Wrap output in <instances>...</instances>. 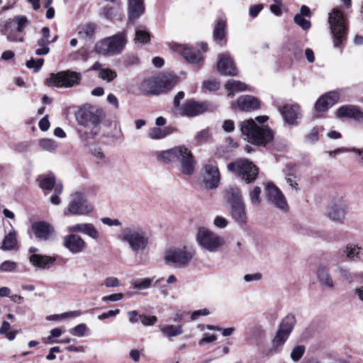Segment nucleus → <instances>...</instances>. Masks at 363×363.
<instances>
[{
  "label": "nucleus",
  "mask_w": 363,
  "mask_h": 363,
  "mask_svg": "<svg viewBox=\"0 0 363 363\" xmlns=\"http://www.w3.org/2000/svg\"><path fill=\"white\" fill-rule=\"evenodd\" d=\"M95 25L88 23L84 26L79 31V35H82L85 38H91L95 32Z\"/></svg>",
  "instance_id": "obj_47"
},
{
  "label": "nucleus",
  "mask_w": 363,
  "mask_h": 363,
  "mask_svg": "<svg viewBox=\"0 0 363 363\" xmlns=\"http://www.w3.org/2000/svg\"><path fill=\"white\" fill-rule=\"evenodd\" d=\"M287 184L296 191L298 190V184L297 182L296 177L294 174H287L286 177Z\"/></svg>",
  "instance_id": "obj_61"
},
{
  "label": "nucleus",
  "mask_w": 363,
  "mask_h": 363,
  "mask_svg": "<svg viewBox=\"0 0 363 363\" xmlns=\"http://www.w3.org/2000/svg\"><path fill=\"white\" fill-rule=\"evenodd\" d=\"M295 321L294 316L291 315H286L282 320L279 330L272 340V348L269 350L271 354L277 353L286 341L294 328Z\"/></svg>",
  "instance_id": "obj_12"
},
{
  "label": "nucleus",
  "mask_w": 363,
  "mask_h": 363,
  "mask_svg": "<svg viewBox=\"0 0 363 363\" xmlns=\"http://www.w3.org/2000/svg\"><path fill=\"white\" fill-rule=\"evenodd\" d=\"M225 88L230 91V92L228 94V96H233L234 91H245L247 89V86L240 82L235 79H230L228 80L225 85Z\"/></svg>",
  "instance_id": "obj_35"
},
{
  "label": "nucleus",
  "mask_w": 363,
  "mask_h": 363,
  "mask_svg": "<svg viewBox=\"0 0 363 363\" xmlns=\"http://www.w3.org/2000/svg\"><path fill=\"white\" fill-rule=\"evenodd\" d=\"M229 211L232 220L237 225L244 226L247 223L248 216L245 202L230 206Z\"/></svg>",
  "instance_id": "obj_21"
},
{
  "label": "nucleus",
  "mask_w": 363,
  "mask_h": 363,
  "mask_svg": "<svg viewBox=\"0 0 363 363\" xmlns=\"http://www.w3.org/2000/svg\"><path fill=\"white\" fill-rule=\"evenodd\" d=\"M217 68L222 74L230 76L238 74L234 61L228 53L220 54L218 56Z\"/></svg>",
  "instance_id": "obj_18"
},
{
  "label": "nucleus",
  "mask_w": 363,
  "mask_h": 363,
  "mask_svg": "<svg viewBox=\"0 0 363 363\" xmlns=\"http://www.w3.org/2000/svg\"><path fill=\"white\" fill-rule=\"evenodd\" d=\"M88 330L89 328L85 324L82 323L72 328L70 330V333L74 336L83 337L85 335V333Z\"/></svg>",
  "instance_id": "obj_52"
},
{
  "label": "nucleus",
  "mask_w": 363,
  "mask_h": 363,
  "mask_svg": "<svg viewBox=\"0 0 363 363\" xmlns=\"http://www.w3.org/2000/svg\"><path fill=\"white\" fill-rule=\"evenodd\" d=\"M348 211L346 202L340 200L333 201L326 208L325 216L331 221L343 224Z\"/></svg>",
  "instance_id": "obj_15"
},
{
  "label": "nucleus",
  "mask_w": 363,
  "mask_h": 363,
  "mask_svg": "<svg viewBox=\"0 0 363 363\" xmlns=\"http://www.w3.org/2000/svg\"><path fill=\"white\" fill-rule=\"evenodd\" d=\"M174 128L171 127H154L149 130L148 136L152 140H160L171 134Z\"/></svg>",
  "instance_id": "obj_34"
},
{
  "label": "nucleus",
  "mask_w": 363,
  "mask_h": 363,
  "mask_svg": "<svg viewBox=\"0 0 363 363\" xmlns=\"http://www.w3.org/2000/svg\"><path fill=\"white\" fill-rule=\"evenodd\" d=\"M157 160L165 163L179 162L181 172L191 175L194 171L195 161L191 152L185 146H177L157 154Z\"/></svg>",
  "instance_id": "obj_4"
},
{
  "label": "nucleus",
  "mask_w": 363,
  "mask_h": 363,
  "mask_svg": "<svg viewBox=\"0 0 363 363\" xmlns=\"http://www.w3.org/2000/svg\"><path fill=\"white\" fill-rule=\"evenodd\" d=\"M214 108L215 106L208 101L199 102L190 99L181 106L177 114L182 116L196 117L206 111H212Z\"/></svg>",
  "instance_id": "obj_14"
},
{
  "label": "nucleus",
  "mask_w": 363,
  "mask_h": 363,
  "mask_svg": "<svg viewBox=\"0 0 363 363\" xmlns=\"http://www.w3.org/2000/svg\"><path fill=\"white\" fill-rule=\"evenodd\" d=\"M184 98V92L179 91L174 98V111L177 114L180 111V101Z\"/></svg>",
  "instance_id": "obj_58"
},
{
  "label": "nucleus",
  "mask_w": 363,
  "mask_h": 363,
  "mask_svg": "<svg viewBox=\"0 0 363 363\" xmlns=\"http://www.w3.org/2000/svg\"><path fill=\"white\" fill-rule=\"evenodd\" d=\"M93 206L87 201L83 193L76 191L71 195V201L64 211V215L86 216L91 213Z\"/></svg>",
  "instance_id": "obj_11"
},
{
  "label": "nucleus",
  "mask_w": 363,
  "mask_h": 363,
  "mask_svg": "<svg viewBox=\"0 0 363 363\" xmlns=\"http://www.w3.org/2000/svg\"><path fill=\"white\" fill-rule=\"evenodd\" d=\"M82 78V75L80 72L68 69L56 74H50L46 82L48 86H54L57 88H72L79 85Z\"/></svg>",
  "instance_id": "obj_8"
},
{
  "label": "nucleus",
  "mask_w": 363,
  "mask_h": 363,
  "mask_svg": "<svg viewBox=\"0 0 363 363\" xmlns=\"http://www.w3.org/2000/svg\"><path fill=\"white\" fill-rule=\"evenodd\" d=\"M134 40L137 43H146L150 40V34L147 31L137 30Z\"/></svg>",
  "instance_id": "obj_50"
},
{
  "label": "nucleus",
  "mask_w": 363,
  "mask_h": 363,
  "mask_svg": "<svg viewBox=\"0 0 363 363\" xmlns=\"http://www.w3.org/2000/svg\"><path fill=\"white\" fill-rule=\"evenodd\" d=\"M118 238L124 246L134 253L146 250L150 243L147 232L142 228L135 225L123 228L118 235Z\"/></svg>",
  "instance_id": "obj_3"
},
{
  "label": "nucleus",
  "mask_w": 363,
  "mask_h": 363,
  "mask_svg": "<svg viewBox=\"0 0 363 363\" xmlns=\"http://www.w3.org/2000/svg\"><path fill=\"white\" fill-rule=\"evenodd\" d=\"M11 328V325L7 321H3L1 327L0 328V334L6 335V338L9 340H13L15 339L16 335V331H9Z\"/></svg>",
  "instance_id": "obj_46"
},
{
  "label": "nucleus",
  "mask_w": 363,
  "mask_h": 363,
  "mask_svg": "<svg viewBox=\"0 0 363 363\" xmlns=\"http://www.w3.org/2000/svg\"><path fill=\"white\" fill-rule=\"evenodd\" d=\"M126 42L125 33H118L97 42L95 45V50L97 53L105 56L119 55L123 50Z\"/></svg>",
  "instance_id": "obj_5"
},
{
  "label": "nucleus",
  "mask_w": 363,
  "mask_h": 363,
  "mask_svg": "<svg viewBox=\"0 0 363 363\" xmlns=\"http://www.w3.org/2000/svg\"><path fill=\"white\" fill-rule=\"evenodd\" d=\"M265 191L267 201L270 203L281 211H286L288 210L289 206L286 198L277 186L272 183H267Z\"/></svg>",
  "instance_id": "obj_16"
},
{
  "label": "nucleus",
  "mask_w": 363,
  "mask_h": 363,
  "mask_svg": "<svg viewBox=\"0 0 363 363\" xmlns=\"http://www.w3.org/2000/svg\"><path fill=\"white\" fill-rule=\"evenodd\" d=\"M2 33L6 35V38L11 42H23L24 38H18V35L20 33L17 31L16 26H14L11 19H9L5 22L4 30Z\"/></svg>",
  "instance_id": "obj_31"
},
{
  "label": "nucleus",
  "mask_w": 363,
  "mask_h": 363,
  "mask_svg": "<svg viewBox=\"0 0 363 363\" xmlns=\"http://www.w3.org/2000/svg\"><path fill=\"white\" fill-rule=\"evenodd\" d=\"M99 77L103 80L110 82L117 77V73L111 69L106 68L101 69V72L99 73Z\"/></svg>",
  "instance_id": "obj_49"
},
{
  "label": "nucleus",
  "mask_w": 363,
  "mask_h": 363,
  "mask_svg": "<svg viewBox=\"0 0 363 363\" xmlns=\"http://www.w3.org/2000/svg\"><path fill=\"white\" fill-rule=\"evenodd\" d=\"M105 117L104 112L92 106L83 107L77 113V119L83 128L79 130L84 140L93 138L101 130V122Z\"/></svg>",
  "instance_id": "obj_2"
},
{
  "label": "nucleus",
  "mask_w": 363,
  "mask_h": 363,
  "mask_svg": "<svg viewBox=\"0 0 363 363\" xmlns=\"http://www.w3.org/2000/svg\"><path fill=\"white\" fill-rule=\"evenodd\" d=\"M50 41L48 39L40 38L37 41V45L40 47L35 50L37 55H45L50 52L49 45Z\"/></svg>",
  "instance_id": "obj_41"
},
{
  "label": "nucleus",
  "mask_w": 363,
  "mask_h": 363,
  "mask_svg": "<svg viewBox=\"0 0 363 363\" xmlns=\"http://www.w3.org/2000/svg\"><path fill=\"white\" fill-rule=\"evenodd\" d=\"M43 62H44V60L41 59V58L38 59L36 60L34 59H30V60L27 61L26 67L28 69H33L34 71L35 72H37L42 67Z\"/></svg>",
  "instance_id": "obj_54"
},
{
  "label": "nucleus",
  "mask_w": 363,
  "mask_h": 363,
  "mask_svg": "<svg viewBox=\"0 0 363 363\" xmlns=\"http://www.w3.org/2000/svg\"><path fill=\"white\" fill-rule=\"evenodd\" d=\"M294 22L305 30L309 29L311 27V22L305 19L300 14H296L294 16Z\"/></svg>",
  "instance_id": "obj_55"
},
{
  "label": "nucleus",
  "mask_w": 363,
  "mask_h": 363,
  "mask_svg": "<svg viewBox=\"0 0 363 363\" xmlns=\"http://www.w3.org/2000/svg\"><path fill=\"white\" fill-rule=\"evenodd\" d=\"M128 19L133 22L145 12L144 0H128Z\"/></svg>",
  "instance_id": "obj_27"
},
{
  "label": "nucleus",
  "mask_w": 363,
  "mask_h": 363,
  "mask_svg": "<svg viewBox=\"0 0 363 363\" xmlns=\"http://www.w3.org/2000/svg\"><path fill=\"white\" fill-rule=\"evenodd\" d=\"M336 116L340 119L352 118L357 121H363V112L354 105L340 106L336 111Z\"/></svg>",
  "instance_id": "obj_22"
},
{
  "label": "nucleus",
  "mask_w": 363,
  "mask_h": 363,
  "mask_svg": "<svg viewBox=\"0 0 363 363\" xmlns=\"http://www.w3.org/2000/svg\"><path fill=\"white\" fill-rule=\"evenodd\" d=\"M224 198L229 206L245 202L240 189L235 186H228L225 189Z\"/></svg>",
  "instance_id": "obj_28"
},
{
  "label": "nucleus",
  "mask_w": 363,
  "mask_h": 363,
  "mask_svg": "<svg viewBox=\"0 0 363 363\" xmlns=\"http://www.w3.org/2000/svg\"><path fill=\"white\" fill-rule=\"evenodd\" d=\"M261 189L255 186L249 193V199L250 203L254 206H258L261 203Z\"/></svg>",
  "instance_id": "obj_42"
},
{
  "label": "nucleus",
  "mask_w": 363,
  "mask_h": 363,
  "mask_svg": "<svg viewBox=\"0 0 363 363\" xmlns=\"http://www.w3.org/2000/svg\"><path fill=\"white\" fill-rule=\"evenodd\" d=\"M203 182L208 189H216L220 183V175L215 161H209L204 166Z\"/></svg>",
  "instance_id": "obj_17"
},
{
  "label": "nucleus",
  "mask_w": 363,
  "mask_h": 363,
  "mask_svg": "<svg viewBox=\"0 0 363 363\" xmlns=\"http://www.w3.org/2000/svg\"><path fill=\"white\" fill-rule=\"evenodd\" d=\"M40 146L43 150L48 152H54L57 147L56 142L52 139L43 138L39 141Z\"/></svg>",
  "instance_id": "obj_43"
},
{
  "label": "nucleus",
  "mask_w": 363,
  "mask_h": 363,
  "mask_svg": "<svg viewBox=\"0 0 363 363\" xmlns=\"http://www.w3.org/2000/svg\"><path fill=\"white\" fill-rule=\"evenodd\" d=\"M16 232L11 231L3 240L1 249L4 250H11L16 245Z\"/></svg>",
  "instance_id": "obj_38"
},
{
  "label": "nucleus",
  "mask_w": 363,
  "mask_h": 363,
  "mask_svg": "<svg viewBox=\"0 0 363 363\" xmlns=\"http://www.w3.org/2000/svg\"><path fill=\"white\" fill-rule=\"evenodd\" d=\"M217 336L216 335H209L208 333H204L203 337L199 341L198 344L202 346L206 343H210L216 341Z\"/></svg>",
  "instance_id": "obj_59"
},
{
  "label": "nucleus",
  "mask_w": 363,
  "mask_h": 363,
  "mask_svg": "<svg viewBox=\"0 0 363 363\" xmlns=\"http://www.w3.org/2000/svg\"><path fill=\"white\" fill-rule=\"evenodd\" d=\"M203 86L209 91H216L219 89L220 84L216 80H208L203 82Z\"/></svg>",
  "instance_id": "obj_63"
},
{
  "label": "nucleus",
  "mask_w": 363,
  "mask_h": 363,
  "mask_svg": "<svg viewBox=\"0 0 363 363\" xmlns=\"http://www.w3.org/2000/svg\"><path fill=\"white\" fill-rule=\"evenodd\" d=\"M194 252L186 247H171L164 252L165 263L175 268L186 267L193 259Z\"/></svg>",
  "instance_id": "obj_10"
},
{
  "label": "nucleus",
  "mask_w": 363,
  "mask_h": 363,
  "mask_svg": "<svg viewBox=\"0 0 363 363\" xmlns=\"http://www.w3.org/2000/svg\"><path fill=\"white\" fill-rule=\"evenodd\" d=\"M182 56L190 63H199L203 58L201 52L191 47H185L182 51Z\"/></svg>",
  "instance_id": "obj_32"
},
{
  "label": "nucleus",
  "mask_w": 363,
  "mask_h": 363,
  "mask_svg": "<svg viewBox=\"0 0 363 363\" xmlns=\"http://www.w3.org/2000/svg\"><path fill=\"white\" fill-rule=\"evenodd\" d=\"M196 239L199 245L209 252H216L225 245L223 237L206 227L198 228Z\"/></svg>",
  "instance_id": "obj_6"
},
{
  "label": "nucleus",
  "mask_w": 363,
  "mask_h": 363,
  "mask_svg": "<svg viewBox=\"0 0 363 363\" xmlns=\"http://www.w3.org/2000/svg\"><path fill=\"white\" fill-rule=\"evenodd\" d=\"M17 266L16 262L6 260L0 264V271L3 272H12L16 271Z\"/></svg>",
  "instance_id": "obj_51"
},
{
  "label": "nucleus",
  "mask_w": 363,
  "mask_h": 363,
  "mask_svg": "<svg viewBox=\"0 0 363 363\" xmlns=\"http://www.w3.org/2000/svg\"><path fill=\"white\" fill-rule=\"evenodd\" d=\"M104 285L107 288H114L120 286L121 284L118 278L109 277L105 279Z\"/></svg>",
  "instance_id": "obj_57"
},
{
  "label": "nucleus",
  "mask_w": 363,
  "mask_h": 363,
  "mask_svg": "<svg viewBox=\"0 0 363 363\" xmlns=\"http://www.w3.org/2000/svg\"><path fill=\"white\" fill-rule=\"evenodd\" d=\"M15 26H16L18 33H23L26 27L28 25V19L26 16L17 15L11 20Z\"/></svg>",
  "instance_id": "obj_39"
},
{
  "label": "nucleus",
  "mask_w": 363,
  "mask_h": 363,
  "mask_svg": "<svg viewBox=\"0 0 363 363\" xmlns=\"http://www.w3.org/2000/svg\"><path fill=\"white\" fill-rule=\"evenodd\" d=\"M328 23L333 37L334 47L340 48L347 36V26L343 13L337 9H333L329 13Z\"/></svg>",
  "instance_id": "obj_7"
},
{
  "label": "nucleus",
  "mask_w": 363,
  "mask_h": 363,
  "mask_svg": "<svg viewBox=\"0 0 363 363\" xmlns=\"http://www.w3.org/2000/svg\"><path fill=\"white\" fill-rule=\"evenodd\" d=\"M316 277L319 283L325 288L333 289L335 287V282L333 279L328 267L323 263L317 267Z\"/></svg>",
  "instance_id": "obj_25"
},
{
  "label": "nucleus",
  "mask_w": 363,
  "mask_h": 363,
  "mask_svg": "<svg viewBox=\"0 0 363 363\" xmlns=\"http://www.w3.org/2000/svg\"><path fill=\"white\" fill-rule=\"evenodd\" d=\"M267 119V116H257L256 121L260 123L259 125L252 119L240 123V131L248 142L257 145L266 146L272 141L274 138L272 131L268 126L262 125Z\"/></svg>",
  "instance_id": "obj_1"
},
{
  "label": "nucleus",
  "mask_w": 363,
  "mask_h": 363,
  "mask_svg": "<svg viewBox=\"0 0 363 363\" xmlns=\"http://www.w3.org/2000/svg\"><path fill=\"white\" fill-rule=\"evenodd\" d=\"M123 298V294L122 293H118L104 296L102 297L101 301L103 302H115L121 300Z\"/></svg>",
  "instance_id": "obj_62"
},
{
  "label": "nucleus",
  "mask_w": 363,
  "mask_h": 363,
  "mask_svg": "<svg viewBox=\"0 0 363 363\" xmlns=\"http://www.w3.org/2000/svg\"><path fill=\"white\" fill-rule=\"evenodd\" d=\"M179 82L178 77L172 74L164 75L160 79H147L142 88L147 94H159L172 89Z\"/></svg>",
  "instance_id": "obj_9"
},
{
  "label": "nucleus",
  "mask_w": 363,
  "mask_h": 363,
  "mask_svg": "<svg viewBox=\"0 0 363 363\" xmlns=\"http://www.w3.org/2000/svg\"><path fill=\"white\" fill-rule=\"evenodd\" d=\"M238 105L242 111H249L259 108V103L255 97L245 95L238 99Z\"/></svg>",
  "instance_id": "obj_30"
},
{
  "label": "nucleus",
  "mask_w": 363,
  "mask_h": 363,
  "mask_svg": "<svg viewBox=\"0 0 363 363\" xmlns=\"http://www.w3.org/2000/svg\"><path fill=\"white\" fill-rule=\"evenodd\" d=\"M304 352H305L304 346L297 345L293 349V350L291 353V358L294 361L297 362L302 357V356L304 354Z\"/></svg>",
  "instance_id": "obj_53"
},
{
  "label": "nucleus",
  "mask_w": 363,
  "mask_h": 363,
  "mask_svg": "<svg viewBox=\"0 0 363 363\" xmlns=\"http://www.w3.org/2000/svg\"><path fill=\"white\" fill-rule=\"evenodd\" d=\"M63 245L72 254L82 252L86 247L84 239L77 234H69L65 236Z\"/></svg>",
  "instance_id": "obj_19"
},
{
  "label": "nucleus",
  "mask_w": 363,
  "mask_h": 363,
  "mask_svg": "<svg viewBox=\"0 0 363 363\" xmlns=\"http://www.w3.org/2000/svg\"><path fill=\"white\" fill-rule=\"evenodd\" d=\"M336 270L340 277L348 283H352L353 281V275L350 272V269L346 267L338 265L337 266Z\"/></svg>",
  "instance_id": "obj_45"
},
{
  "label": "nucleus",
  "mask_w": 363,
  "mask_h": 363,
  "mask_svg": "<svg viewBox=\"0 0 363 363\" xmlns=\"http://www.w3.org/2000/svg\"><path fill=\"white\" fill-rule=\"evenodd\" d=\"M210 138L211 133L209 130L203 129L196 133L194 140L197 145H201L207 143Z\"/></svg>",
  "instance_id": "obj_44"
},
{
  "label": "nucleus",
  "mask_w": 363,
  "mask_h": 363,
  "mask_svg": "<svg viewBox=\"0 0 363 363\" xmlns=\"http://www.w3.org/2000/svg\"><path fill=\"white\" fill-rule=\"evenodd\" d=\"M226 33V22L222 18H218L215 21L213 27V38L216 41L224 40Z\"/></svg>",
  "instance_id": "obj_33"
},
{
  "label": "nucleus",
  "mask_w": 363,
  "mask_h": 363,
  "mask_svg": "<svg viewBox=\"0 0 363 363\" xmlns=\"http://www.w3.org/2000/svg\"><path fill=\"white\" fill-rule=\"evenodd\" d=\"M340 99V94L336 91H330L321 96L315 104L317 111H325L330 107L335 105Z\"/></svg>",
  "instance_id": "obj_24"
},
{
  "label": "nucleus",
  "mask_w": 363,
  "mask_h": 363,
  "mask_svg": "<svg viewBox=\"0 0 363 363\" xmlns=\"http://www.w3.org/2000/svg\"><path fill=\"white\" fill-rule=\"evenodd\" d=\"M40 188L51 190L55 185V178L52 173L41 175L38 177Z\"/></svg>",
  "instance_id": "obj_36"
},
{
  "label": "nucleus",
  "mask_w": 363,
  "mask_h": 363,
  "mask_svg": "<svg viewBox=\"0 0 363 363\" xmlns=\"http://www.w3.org/2000/svg\"><path fill=\"white\" fill-rule=\"evenodd\" d=\"M30 262L35 267L40 269H49L55 262V257L38 254L30 255Z\"/></svg>",
  "instance_id": "obj_29"
},
{
  "label": "nucleus",
  "mask_w": 363,
  "mask_h": 363,
  "mask_svg": "<svg viewBox=\"0 0 363 363\" xmlns=\"http://www.w3.org/2000/svg\"><path fill=\"white\" fill-rule=\"evenodd\" d=\"M35 237L41 240H48L53 233V228L45 221L35 222L32 225Z\"/></svg>",
  "instance_id": "obj_26"
},
{
  "label": "nucleus",
  "mask_w": 363,
  "mask_h": 363,
  "mask_svg": "<svg viewBox=\"0 0 363 363\" xmlns=\"http://www.w3.org/2000/svg\"><path fill=\"white\" fill-rule=\"evenodd\" d=\"M67 230L71 234H75L76 233H83L94 240H98L100 238V233L98 230L93 224L89 223H78L68 226Z\"/></svg>",
  "instance_id": "obj_20"
},
{
  "label": "nucleus",
  "mask_w": 363,
  "mask_h": 363,
  "mask_svg": "<svg viewBox=\"0 0 363 363\" xmlns=\"http://www.w3.org/2000/svg\"><path fill=\"white\" fill-rule=\"evenodd\" d=\"M213 224L219 228H224L228 225V221L224 217L216 216L213 220Z\"/></svg>",
  "instance_id": "obj_64"
},
{
  "label": "nucleus",
  "mask_w": 363,
  "mask_h": 363,
  "mask_svg": "<svg viewBox=\"0 0 363 363\" xmlns=\"http://www.w3.org/2000/svg\"><path fill=\"white\" fill-rule=\"evenodd\" d=\"M160 330L167 337H176L183 333L181 325H167L162 327Z\"/></svg>",
  "instance_id": "obj_37"
},
{
  "label": "nucleus",
  "mask_w": 363,
  "mask_h": 363,
  "mask_svg": "<svg viewBox=\"0 0 363 363\" xmlns=\"http://www.w3.org/2000/svg\"><path fill=\"white\" fill-rule=\"evenodd\" d=\"M228 170L237 174L247 183L254 181L258 174V168L247 160H239L228 165Z\"/></svg>",
  "instance_id": "obj_13"
},
{
  "label": "nucleus",
  "mask_w": 363,
  "mask_h": 363,
  "mask_svg": "<svg viewBox=\"0 0 363 363\" xmlns=\"http://www.w3.org/2000/svg\"><path fill=\"white\" fill-rule=\"evenodd\" d=\"M306 140L308 143H314L318 140V129L316 127L313 128L310 133L306 135Z\"/></svg>",
  "instance_id": "obj_60"
},
{
  "label": "nucleus",
  "mask_w": 363,
  "mask_h": 363,
  "mask_svg": "<svg viewBox=\"0 0 363 363\" xmlns=\"http://www.w3.org/2000/svg\"><path fill=\"white\" fill-rule=\"evenodd\" d=\"M139 319L140 320L142 324L145 326H151L156 323L157 318L156 316L152 315H140L139 316Z\"/></svg>",
  "instance_id": "obj_56"
},
{
  "label": "nucleus",
  "mask_w": 363,
  "mask_h": 363,
  "mask_svg": "<svg viewBox=\"0 0 363 363\" xmlns=\"http://www.w3.org/2000/svg\"><path fill=\"white\" fill-rule=\"evenodd\" d=\"M285 121L290 125L297 123L296 121L301 118L300 107L297 104H286L284 106H278Z\"/></svg>",
  "instance_id": "obj_23"
},
{
  "label": "nucleus",
  "mask_w": 363,
  "mask_h": 363,
  "mask_svg": "<svg viewBox=\"0 0 363 363\" xmlns=\"http://www.w3.org/2000/svg\"><path fill=\"white\" fill-rule=\"evenodd\" d=\"M360 250L361 247L357 245H347L346 248L344 250V253L349 259H354L355 258L359 257Z\"/></svg>",
  "instance_id": "obj_48"
},
{
  "label": "nucleus",
  "mask_w": 363,
  "mask_h": 363,
  "mask_svg": "<svg viewBox=\"0 0 363 363\" xmlns=\"http://www.w3.org/2000/svg\"><path fill=\"white\" fill-rule=\"evenodd\" d=\"M152 279L145 278L132 281L131 285L135 289L145 290L149 289L152 286Z\"/></svg>",
  "instance_id": "obj_40"
}]
</instances>
